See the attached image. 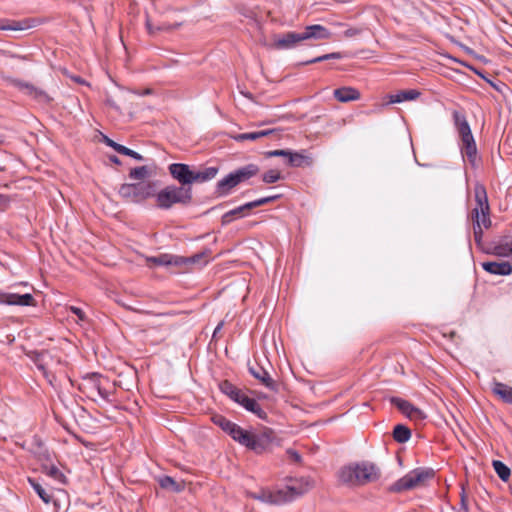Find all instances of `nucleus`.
<instances>
[{"label":"nucleus","mask_w":512,"mask_h":512,"mask_svg":"<svg viewBox=\"0 0 512 512\" xmlns=\"http://www.w3.org/2000/svg\"><path fill=\"white\" fill-rule=\"evenodd\" d=\"M286 163L291 167H302L311 164V159L299 152L288 151Z\"/></svg>","instance_id":"nucleus-24"},{"label":"nucleus","mask_w":512,"mask_h":512,"mask_svg":"<svg viewBox=\"0 0 512 512\" xmlns=\"http://www.w3.org/2000/svg\"><path fill=\"white\" fill-rule=\"evenodd\" d=\"M459 512H469L467 495L465 493L464 488H462V491L460 493V510H459Z\"/></svg>","instance_id":"nucleus-45"},{"label":"nucleus","mask_w":512,"mask_h":512,"mask_svg":"<svg viewBox=\"0 0 512 512\" xmlns=\"http://www.w3.org/2000/svg\"><path fill=\"white\" fill-rule=\"evenodd\" d=\"M28 26L24 25L22 22L20 21H11L10 23L8 24H3V25H0V29L1 30H24L26 29Z\"/></svg>","instance_id":"nucleus-43"},{"label":"nucleus","mask_w":512,"mask_h":512,"mask_svg":"<svg viewBox=\"0 0 512 512\" xmlns=\"http://www.w3.org/2000/svg\"><path fill=\"white\" fill-rule=\"evenodd\" d=\"M492 391L504 403L512 404V387L501 382H495Z\"/></svg>","instance_id":"nucleus-23"},{"label":"nucleus","mask_w":512,"mask_h":512,"mask_svg":"<svg viewBox=\"0 0 512 512\" xmlns=\"http://www.w3.org/2000/svg\"><path fill=\"white\" fill-rule=\"evenodd\" d=\"M333 94H334V97L339 102H342V103L355 101V100L360 99V97H361L360 92L353 87H341V88L335 89Z\"/></svg>","instance_id":"nucleus-19"},{"label":"nucleus","mask_w":512,"mask_h":512,"mask_svg":"<svg viewBox=\"0 0 512 512\" xmlns=\"http://www.w3.org/2000/svg\"><path fill=\"white\" fill-rule=\"evenodd\" d=\"M104 142L107 146L113 148L119 154L129 156L137 161L143 160L142 155L124 145L115 142L114 140L108 138L107 136L104 137Z\"/></svg>","instance_id":"nucleus-21"},{"label":"nucleus","mask_w":512,"mask_h":512,"mask_svg":"<svg viewBox=\"0 0 512 512\" xmlns=\"http://www.w3.org/2000/svg\"><path fill=\"white\" fill-rule=\"evenodd\" d=\"M146 27H147L149 34H151V35L158 32L156 30V26L152 25V23L149 20L146 21Z\"/></svg>","instance_id":"nucleus-53"},{"label":"nucleus","mask_w":512,"mask_h":512,"mask_svg":"<svg viewBox=\"0 0 512 512\" xmlns=\"http://www.w3.org/2000/svg\"><path fill=\"white\" fill-rule=\"evenodd\" d=\"M156 181H139L124 183L119 188V195L127 202L141 203L156 195Z\"/></svg>","instance_id":"nucleus-4"},{"label":"nucleus","mask_w":512,"mask_h":512,"mask_svg":"<svg viewBox=\"0 0 512 512\" xmlns=\"http://www.w3.org/2000/svg\"><path fill=\"white\" fill-rule=\"evenodd\" d=\"M304 492L305 491L302 488L291 485L277 491L260 489L258 492H249L248 495L249 497L260 500L264 503L279 505L294 500Z\"/></svg>","instance_id":"nucleus-6"},{"label":"nucleus","mask_w":512,"mask_h":512,"mask_svg":"<svg viewBox=\"0 0 512 512\" xmlns=\"http://www.w3.org/2000/svg\"><path fill=\"white\" fill-rule=\"evenodd\" d=\"M379 476V469L376 465L369 462L344 466L338 474L339 480L348 485H363L376 481Z\"/></svg>","instance_id":"nucleus-2"},{"label":"nucleus","mask_w":512,"mask_h":512,"mask_svg":"<svg viewBox=\"0 0 512 512\" xmlns=\"http://www.w3.org/2000/svg\"><path fill=\"white\" fill-rule=\"evenodd\" d=\"M44 469L48 476L59 482H65L64 474L55 465L45 466Z\"/></svg>","instance_id":"nucleus-38"},{"label":"nucleus","mask_w":512,"mask_h":512,"mask_svg":"<svg viewBox=\"0 0 512 512\" xmlns=\"http://www.w3.org/2000/svg\"><path fill=\"white\" fill-rule=\"evenodd\" d=\"M301 34L303 41L308 39L323 40L331 37V32L319 24L307 26Z\"/></svg>","instance_id":"nucleus-17"},{"label":"nucleus","mask_w":512,"mask_h":512,"mask_svg":"<svg viewBox=\"0 0 512 512\" xmlns=\"http://www.w3.org/2000/svg\"><path fill=\"white\" fill-rule=\"evenodd\" d=\"M481 266L486 272L494 275L506 276L512 273V266L508 261H487L483 262Z\"/></svg>","instance_id":"nucleus-16"},{"label":"nucleus","mask_w":512,"mask_h":512,"mask_svg":"<svg viewBox=\"0 0 512 512\" xmlns=\"http://www.w3.org/2000/svg\"><path fill=\"white\" fill-rule=\"evenodd\" d=\"M1 302L7 305L18 306H35L36 304L34 297L30 293L23 295L16 293H4L1 295Z\"/></svg>","instance_id":"nucleus-15"},{"label":"nucleus","mask_w":512,"mask_h":512,"mask_svg":"<svg viewBox=\"0 0 512 512\" xmlns=\"http://www.w3.org/2000/svg\"><path fill=\"white\" fill-rule=\"evenodd\" d=\"M179 26H180V24L172 25V24L162 23V24L156 26V30L157 31H171Z\"/></svg>","instance_id":"nucleus-48"},{"label":"nucleus","mask_w":512,"mask_h":512,"mask_svg":"<svg viewBox=\"0 0 512 512\" xmlns=\"http://www.w3.org/2000/svg\"><path fill=\"white\" fill-rule=\"evenodd\" d=\"M244 216H245V213H243L241 211V208L237 207V208L232 209V210L226 212L225 214H223L221 217V223H222V225H228L235 219L242 218Z\"/></svg>","instance_id":"nucleus-35"},{"label":"nucleus","mask_w":512,"mask_h":512,"mask_svg":"<svg viewBox=\"0 0 512 512\" xmlns=\"http://www.w3.org/2000/svg\"><path fill=\"white\" fill-rule=\"evenodd\" d=\"M289 150H273L266 152L267 157H285L287 158Z\"/></svg>","instance_id":"nucleus-46"},{"label":"nucleus","mask_w":512,"mask_h":512,"mask_svg":"<svg viewBox=\"0 0 512 512\" xmlns=\"http://www.w3.org/2000/svg\"><path fill=\"white\" fill-rule=\"evenodd\" d=\"M47 357H49V353H47V352L41 353L40 357L37 359L36 365H37L38 369L43 371L45 377L48 378L50 382H52V379L49 378L50 376L47 371V366H48V363L46 361Z\"/></svg>","instance_id":"nucleus-40"},{"label":"nucleus","mask_w":512,"mask_h":512,"mask_svg":"<svg viewBox=\"0 0 512 512\" xmlns=\"http://www.w3.org/2000/svg\"><path fill=\"white\" fill-rule=\"evenodd\" d=\"M147 263L152 266H166V267H174L175 270L178 269V260L177 255L172 254H160L158 256L150 257L147 259Z\"/></svg>","instance_id":"nucleus-18"},{"label":"nucleus","mask_w":512,"mask_h":512,"mask_svg":"<svg viewBox=\"0 0 512 512\" xmlns=\"http://www.w3.org/2000/svg\"><path fill=\"white\" fill-rule=\"evenodd\" d=\"M281 178V173L278 170L271 169L265 172L262 176L263 182L267 184L275 183Z\"/></svg>","instance_id":"nucleus-39"},{"label":"nucleus","mask_w":512,"mask_h":512,"mask_svg":"<svg viewBox=\"0 0 512 512\" xmlns=\"http://www.w3.org/2000/svg\"><path fill=\"white\" fill-rule=\"evenodd\" d=\"M435 472L432 468H416L397 480L391 487L393 492H403L419 487L432 479Z\"/></svg>","instance_id":"nucleus-7"},{"label":"nucleus","mask_w":512,"mask_h":512,"mask_svg":"<svg viewBox=\"0 0 512 512\" xmlns=\"http://www.w3.org/2000/svg\"><path fill=\"white\" fill-rule=\"evenodd\" d=\"M28 482L44 503L48 504L51 502V496L45 491L41 484L37 482V480L28 478Z\"/></svg>","instance_id":"nucleus-32"},{"label":"nucleus","mask_w":512,"mask_h":512,"mask_svg":"<svg viewBox=\"0 0 512 512\" xmlns=\"http://www.w3.org/2000/svg\"><path fill=\"white\" fill-rule=\"evenodd\" d=\"M492 466H493L496 474L502 481L507 482L509 480L510 475H511V470L506 464H504L500 460H493Z\"/></svg>","instance_id":"nucleus-29"},{"label":"nucleus","mask_w":512,"mask_h":512,"mask_svg":"<svg viewBox=\"0 0 512 512\" xmlns=\"http://www.w3.org/2000/svg\"><path fill=\"white\" fill-rule=\"evenodd\" d=\"M421 93L418 90H400L395 94L389 95V103H402L404 101H410L417 99Z\"/></svg>","instance_id":"nucleus-22"},{"label":"nucleus","mask_w":512,"mask_h":512,"mask_svg":"<svg viewBox=\"0 0 512 512\" xmlns=\"http://www.w3.org/2000/svg\"><path fill=\"white\" fill-rule=\"evenodd\" d=\"M69 309L73 314H75L78 317V319L80 321H84L86 319V315L81 308L76 307V306H71Z\"/></svg>","instance_id":"nucleus-47"},{"label":"nucleus","mask_w":512,"mask_h":512,"mask_svg":"<svg viewBox=\"0 0 512 512\" xmlns=\"http://www.w3.org/2000/svg\"><path fill=\"white\" fill-rule=\"evenodd\" d=\"M279 197H280V195L267 196L266 197L267 204L277 200Z\"/></svg>","instance_id":"nucleus-58"},{"label":"nucleus","mask_w":512,"mask_h":512,"mask_svg":"<svg viewBox=\"0 0 512 512\" xmlns=\"http://www.w3.org/2000/svg\"><path fill=\"white\" fill-rule=\"evenodd\" d=\"M360 33H361V30L358 28H349L344 31V36L347 38H351V37L359 35Z\"/></svg>","instance_id":"nucleus-50"},{"label":"nucleus","mask_w":512,"mask_h":512,"mask_svg":"<svg viewBox=\"0 0 512 512\" xmlns=\"http://www.w3.org/2000/svg\"><path fill=\"white\" fill-rule=\"evenodd\" d=\"M473 234L476 244L480 246L482 243L483 230L479 227L478 220H476V225H473Z\"/></svg>","instance_id":"nucleus-44"},{"label":"nucleus","mask_w":512,"mask_h":512,"mask_svg":"<svg viewBox=\"0 0 512 512\" xmlns=\"http://www.w3.org/2000/svg\"><path fill=\"white\" fill-rule=\"evenodd\" d=\"M392 436L396 442L403 444L411 438V430L403 424H398L394 427Z\"/></svg>","instance_id":"nucleus-27"},{"label":"nucleus","mask_w":512,"mask_h":512,"mask_svg":"<svg viewBox=\"0 0 512 512\" xmlns=\"http://www.w3.org/2000/svg\"><path fill=\"white\" fill-rule=\"evenodd\" d=\"M476 207L471 211L472 224L476 225L478 220L479 227L488 229L491 226L490 208L486 190L483 186L475 187Z\"/></svg>","instance_id":"nucleus-8"},{"label":"nucleus","mask_w":512,"mask_h":512,"mask_svg":"<svg viewBox=\"0 0 512 512\" xmlns=\"http://www.w3.org/2000/svg\"><path fill=\"white\" fill-rule=\"evenodd\" d=\"M154 197L156 206L162 210H168L176 204L187 206L192 202V188L169 185L159 192L156 191Z\"/></svg>","instance_id":"nucleus-3"},{"label":"nucleus","mask_w":512,"mask_h":512,"mask_svg":"<svg viewBox=\"0 0 512 512\" xmlns=\"http://www.w3.org/2000/svg\"><path fill=\"white\" fill-rule=\"evenodd\" d=\"M341 58H342V54L341 53L333 52V53L325 54V55H322V56L315 57L313 59L304 61L301 64L302 65H309V64H314V63L322 62V61H327V60H332V59H341Z\"/></svg>","instance_id":"nucleus-37"},{"label":"nucleus","mask_w":512,"mask_h":512,"mask_svg":"<svg viewBox=\"0 0 512 512\" xmlns=\"http://www.w3.org/2000/svg\"><path fill=\"white\" fill-rule=\"evenodd\" d=\"M453 120L460 137H465L472 134L470 125L463 112L457 110L453 111Z\"/></svg>","instance_id":"nucleus-20"},{"label":"nucleus","mask_w":512,"mask_h":512,"mask_svg":"<svg viewBox=\"0 0 512 512\" xmlns=\"http://www.w3.org/2000/svg\"><path fill=\"white\" fill-rule=\"evenodd\" d=\"M411 420H424L426 418V414L419 409L418 407L414 406L411 408L410 413L406 416Z\"/></svg>","instance_id":"nucleus-41"},{"label":"nucleus","mask_w":512,"mask_h":512,"mask_svg":"<svg viewBox=\"0 0 512 512\" xmlns=\"http://www.w3.org/2000/svg\"><path fill=\"white\" fill-rule=\"evenodd\" d=\"M461 153L463 158H466L472 167L477 166V146L476 143L469 146H461Z\"/></svg>","instance_id":"nucleus-28"},{"label":"nucleus","mask_w":512,"mask_h":512,"mask_svg":"<svg viewBox=\"0 0 512 512\" xmlns=\"http://www.w3.org/2000/svg\"><path fill=\"white\" fill-rule=\"evenodd\" d=\"M159 485L161 488L170 490L172 492L179 493L184 490L185 483L184 482H177L174 480V478L170 476H163L159 478Z\"/></svg>","instance_id":"nucleus-26"},{"label":"nucleus","mask_w":512,"mask_h":512,"mask_svg":"<svg viewBox=\"0 0 512 512\" xmlns=\"http://www.w3.org/2000/svg\"><path fill=\"white\" fill-rule=\"evenodd\" d=\"M411 420H424L426 418V414L419 409L418 407L414 406L411 408L410 413L406 416Z\"/></svg>","instance_id":"nucleus-42"},{"label":"nucleus","mask_w":512,"mask_h":512,"mask_svg":"<svg viewBox=\"0 0 512 512\" xmlns=\"http://www.w3.org/2000/svg\"><path fill=\"white\" fill-rule=\"evenodd\" d=\"M107 102L110 106L115 107L114 103L111 100H108Z\"/></svg>","instance_id":"nucleus-60"},{"label":"nucleus","mask_w":512,"mask_h":512,"mask_svg":"<svg viewBox=\"0 0 512 512\" xmlns=\"http://www.w3.org/2000/svg\"><path fill=\"white\" fill-rule=\"evenodd\" d=\"M348 120L346 118H342L339 122L340 125H346Z\"/></svg>","instance_id":"nucleus-59"},{"label":"nucleus","mask_w":512,"mask_h":512,"mask_svg":"<svg viewBox=\"0 0 512 512\" xmlns=\"http://www.w3.org/2000/svg\"><path fill=\"white\" fill-rule=\"evenodd\" d=\"M248 371L254 378L259 380L261 382V384L264 385L266 388H268L269 390H271L273 392L278 391L277 382L275 380H273L270 377L269 373L258 363H254V364L248 363Z\"/></svg>","instance_id":"nucleus-12"},{"label":"nucleus","mask_w":512,"mask_h":512,"mask_svg":"<svg viewBox=\"0 0 512 512\" xmlns=\"http://www.w3.org/2000/svg\"><path fill=\"white\" fill-rule=\"evenodd\" d=\"M212 422L226 432L234 441L246 447L256 454H262L268 451L275 439V433L272 429L255 433L245 430L238 424L230 421L221 414H215L211 417Z\"/></svg>","instance_id":"nucleus-1"},{"label":"nucleus","mask_w":512,"mask_h":512,"mask_svg":"<svg viewBox=\"0 0 512 512\" xmlns=\"http://www.w3.org/2000/svg\"><path fill=\"white\" fill-rule=\"evenodd\" d=\"M390 402L392 405L397 407L398 410L401 411V413H403L405 416H407L408 413H410V410L413 407L412 403L399 397H392L390 399Z\"/></svg>","instance_id":"nucleus-33"},{"label":"nucleus","mask_w":512,"mask_h":512,"mask_svg":"<svg viewBox=\"0 0 512 512\" xmlns=\"http://www.w3.org/2000/svg\"><path fill=\"white\" fill-rule=\"evenodd\" d=\"M460 139H461V146H469V145L476 143L473 134H471L469 136H465V137H460Z\"/></svg>","instance_id":"nucleus-49"},{"label":"nucleus","mask_w":512,"mask_h":512,"mask_svg":"<svg viewBox=\"0 0 512 512\" xmlns=\"http://www.w3.org/2000/svg\"><path fill=\"white\" fill-rule=\"evenodd\" d=\"M168 170L173 179L180 183V187H190L194 183L195 170H192L188 164L172 163Z\"/></svg>","instance_id":"nucleus-10"},{"label":"nucleus","mask_w":512,"mask_h":512,"mask_svg":"<svg viewBox=\"0 0 512 512\" xmlns=\"http://www.w3.org/2000/svg\"><path fill=\"white\" fill-rule=\"evenodd\" d=\"M220 391L228 396L231 400L234 398V396H239V389L234 384H232L228 380H224L219 384Z\"/></svg>","instance_id":"nucleus-31"},{"label":"nucleus","mask_w":512,"mask_h":512,"mask_svg":"<svg viewBox=\"0 0 512 512\" xmlns=\"http://www.w3.org/2000/svg\"><path fill=\"white\" fill-rule=\"evenodd\" d=\"M252 204H253L254 208L266 205L267 204L266 197L254 200V201H252Z\"/></svg>","instance_id":"nucleus-51"},{"label":"nucleus","mask_w":512,"mask_h":512,"mask_svg":"<svg viewBox=\"0 0 512 512\" xmlns=\"http://www.w3.org/2000/svg\"><path fill=\"white\" fill-rule=\"evenodd\" d=\"M239 208H241V211L246 214V212L254 209V206H253L252 201H251V202L245 203L242 206H239Z\"/></svg>","instance_id":"nucleus-52"},{"label":"nucleus","mask_w":512,"mask_h":512,"mask_svg":"<svg viewBox=\"0 0 512 512\" xmlns=\"http://www.w3.org/2000/svg\"><path fill=\"white\" fill-rule=\"evenodd\" d=\"M5 81L21 91H24L27 95L31 96L35 100L41 103H50L52 98L42 89L35 87L34 85L24 82L22 80L6 77Z\"/></svg>","instance_id":"nucleus-9"},{"label":"nucleus","mask_w":512,"mask_h":512,"mask_svg":"<svg viewBox=\"0 0 512 512\" xmlns=\"http://www.w3.org/2000/svg\"><path fill=\"white\" fill-rule=\"evenodd\" d=\"M99 378L100 377L97 376L96 374H93L91 376V379H93V389L97 391L98 395L103 400L110 402V393L106 389L102 388Z\"/></svg>","instance_id":"nucleus-36"},{"label":"nucleus","mask_w":512,"mask_h":512,"mask_svg":"<svg viewBox=\"0 0 512 512\" xmlns=\"http://www.w3.org/2000/svg\"><path fill=\"white\" fill-rule=\"evenodd\" d=\"M9 202V199L7 196L0 194V205H5Z\"/></svg>","instance_id":"nucleus-57"},{"label":"nucleus","mask_w":512,"mask_h":512,"mask_svg":"<svg viewBox=\"0 0 512 512\" xmlns=\"http://www.w3.org/2000/svg\"><path fill=\"white\" fill-rule=\"evenodd\" d=\"M259 172V167L255 164L243 166L219 180L216 184L215 193L217 196H227L240 183L252 178Z\"/></svg>","instance_id":"nucleus-5"},{"label":"nucleus","mask_w":512,"mask_h":512,"mask_svg":"<svg viewBox=\"0 0 512 512\" xmlns=\"http://www.w3.org/2000/svg\"><path fill=\"white\" fill-rule=\"evenodd\" d=\"M109 160H110L111 162H113V163L117 164V165H120V164H121L120 159H119L117 156H115V155H111V156L109 157Z\"/></svg>","instance_id":"nucleus-56"},{"label":"nucleus","mask_w":512,"mask_h":512,"mask_svg":"<svg viewBox=\"0 0 512 512\" xmlns=\"http://www.w3.org/2000/svg\"><path fill=\"white\" fill-rule=\"evenodd\" d=\"M206 257H207L206 252L196 253L195 255L190 256V257H184V256L177 255L178 269L173 270V272L174 273H185V272H188L193 265L206 264L208 262Z\"/></svg>","instance_id":"nucleus-13"},{"label":"nucleus","mask_w":512,"mask_h":512,"mask_svg":"<svg viewBox=\"0 0 512 512\" xmlns=\"http://www.w3.org/2000/svg\"><path fill=\"white\" fill-rule=\"evenodd\" d=\"M272 130H262V131H256V132H249V133H242L235 137L238 141H244V140H257L259 138L265 137L272 133Z\"/></svg>","instance_id":"nucleus-34"},{"label":"nucleus","mask_w":512,"mask_h":512,"mask_svg":"<svg viewBox=\"0 0 512 512\" xmlns=\"http://www.w3.org/2000/svg\"><path fill=\"white\" fill-rule=\"evenodd\" d=\"M288 453L295 462H300L301 455L298 452L289 450Z\"/></svg>","instance_id":"nucleus-54"},{"label":"nucleus","mask_w":512,"mask_h":512,"mask_svg":"<svg viewBox=\"0 0 512 512\" xmlns=\"http://www.w3.org/2000/svg\"><path fill=\"white\" fill-rule=\"evenodd\" d=\"M232 401L238 403L247 411L255 414L260 419L267 418V413L261 408L257 401L249 397L242 389H239V396H234Z\"/></svg>","instance_id":"nucleus-11"},{"label":"nucleus","mask_w":512,"mask_h":512,"mask_svg":"<svg viewBox=\"0 0 512 512\" xmlns=\"http://www.w3.org/2000/svg\"><path fill=\"white\" fill-rule=\"evenodd\" d=\"M218 167H206L202 170H195L194 183H204L210 181L218 174Z\"/></svg>","instance_id":"nucleus-25"},{"label":"nucleus","mask_w":512,"mask_h":512,"mask_svg":"<svg viewBox=\"0 0 512 512\" xmlns=\"http://www.w3.org/2000/svg\"><path fill=\"white\" fill-rule=\"evenodd\" d=\"M152 174L148 166L135 167L130 170L129 177L134 180L144 181L145 178Z\"/></svg>","instance_id":"nucleus-30"},{"label":"nucleus","mask_w":512,"mask_h":512,"mask_svg":"<svg viewBox=\"0 0 512 512\" xmlns=\"http://www.w3.org/2000/svg\"><path fill=\"white\" fill-rule=\"evenodd\" d=\"M301 41H303L301 33L287 32L277 37L272 46L277 50H286L295 47V45Z\"/></svg>","instance_id":"nucleus-14"},{"label":"nucleus","mask_w":512,"mask_h":512,"mask_svg":"<svg viewBox=\"0 0 512 512\" xmlns=\"http://www.w3.org/2000/svg\"><path fill=\"white\" fill-rule=\"evenodd\" d=\"M223 325H224V323H223V321H221V322L216 326V328H215V330H214V332H213V337H216V336L220 333V331H221V329H222Z\"/></svg>","instance_id":"nucleus-55"}]
</instances>
